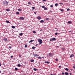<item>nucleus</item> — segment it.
I'll return each instance as SVG.
<instances>
[{
  "label": "nucleus",
  "mask_w": 75,
  "mask_h": 75,
  "mask_svg": "<svg viewBox=\"0 0 75 75\" xmlns=\"http://www.w3.org/2000/svg\"><path fill=\"white\" fill-rule=\"evenodd\" d=\"M32 49H35V47H32Z\"/></svg>",
  "instance_id": "nucleus-27"
},
{
  "label": "nucleus",
  "mask_w": 75,
  "mask_h": 75,
  "mask_svg": "<svg viewBox=\"0 0 75 75\" xmlns=\"http://www.w3.org/2000/svg\"><path fill=\"white\" fill-rule=\"evenodd\" d=\"M56 61H58V59H55Z\"/></svg>",
  "instance_id": "nucleus-41"
},
{
  "label": "nucleus",
  "mask_w": 75,
  "mask_h": 75,
  "mask_svg": "<svg viewBox=\"0 0 75 75\" xmlns=\"http://www.w3.org/2000/svg\"><path fill=\"white\" fill-rule=\"evenodd\" d=\"M65 74L66 75H68V74H69L67 72H66L65 73Z\"/></svg>",
  "instance_id": "nucleus-11"
},
{
  "label": "nucleus",
  "mask_w": 75,
  "mask_h": 75,
  "mask_svg": "<svg viewBox=\"0 0 75 75\" xmlns=\"http://www.w3.org/2000/svg\"><path fill=\"white\" fill-rule=\"evenodd\" d=\"M54 75H56V74H54Z\"/></svg>",
  "instance_id": "nucleus-62"
},
{
  "label": "nucleus",
  "mask_w": 75,
  "mask_h": 75,
  "mask_svg": "<svg viewBox=\"0 0 75 75\" xmlns=\"http://www.w3.org/2000/svg\"><path fill=\"white\" fill-rule=\"evenodd\" d=\"M0 66H1V63H0Z\"/></svg>",
  "instance_id": "nucleus-55"
},
{
  "label": "nucleus",
  "mask_w": 75,
  "mask_h": 75,
  "mask_svg": "<svg viewBox=\"0 0 75 75\" xmlns=\"http://www.w3.org/2000/svg\"><path fill=\"white\" fill-rule=\"evenodd\" d=\"M62 75H64L65 74V73H64V72H62Z\"/></svg>",
  "instance_id": "nucleus-36"
},
{
  "label": "nucleus",
  "mask_w": 75,
  "mask_h": 75,
  "mask_svg": "<svg viewBox=\"0 0 75 75\" xmlns=\"http://www.w3.org/2000/svg\"><path fill=\"white\" fill-rule=\"evenodd\" d=\"M60 45V46H61V45Z\"/></svg>",
  "instance_id": "nucleus-60"
},
{
  "label": "nucleus",
  "mask_w": 75,
  "mask_h": 75,
  "mask_svg": "<svg viewBox=\"0 0 75 75\" xmlns=\"http://www.w3.org/2000/svg\"><path fill=\"white\" fill-rule=\"evenodd\" d=\"M44 10H47V8L46 7L45 8Z\"/></svg>",
  "instance_id": "nucleus-35"
},
{
  "label": "nucleus",
  "mask_w": 75,
  "mask_h": 75,
  "mask_svg": "<svg viewBox=\"0 0 75 75\" xmlns=\"http://www.w3.org/2000/svg\"><path fill=\"white\" fill-rule=\"evenodd\" d=\"M42 58H44V57H42Z\"/></svg>",
  "instance_id": "nucleus-53"
},
{
  "label": "nucleus",
  "mask_w": 75,
  "mask_h": 75,
  "mask_svg": "<svg viewBox=\"0 0 75 75\" xmlns=\"http://www.w3.org/2000/svg\"><path fill=\"white\" fill-rule=\"evenodd\" d=\"M62 50H65V48H62Z\"/></svg>",
  "instance_id": "nucleus-46"
},
{
  "label": "nucleus",
  "mask_w": 75,
  "mask_h": 75,
  "mask_svg": "<svg viewBox=\"0 0 75 75\" xmlns=\"http://www.w3.org/2000/svg\"><path fill=\"white\" fill-rule=\"evenodd\" d=\"M73 68H74V69H75V67L74 66H73Z\"/></svg>",
  "instance_id": "nucleus-44"
},
{
  "label": "nucleus",
  "mask_w": 75,
  "mask_h": 75,
  "mask_svg": "<svg viewBox=\"0 0 75 75\" xmlns=\"http://www.w3.org/2000/svg\"><path fill=\"white\" fill-rule=\"evenodd\" d=\"M21 55H20L19 56V57H21Z\"/></svg>",
  "instance_id": "nucleus-50"
},
{
  "label": "nucleus",
  "mask_w": 75,
  "mask_h": 75,
  "mask_svg": "<svg viewBox=\"0 0 75 75\" xmlns=\"http://www.w3.org/2000/svg\"><path fill=\"white\" fill-rule=\"evenodd\" d=\"M74 54H71L70 56V58H72V57H74Z\"/></svg>",
  "instance_id": "nucleus-10"
},
{
  "label": "nucleus",
  "mask_w": 75,
  "mask_h": 75,
  "mask_svg": "<svg viewBox=\"0 0 75 75\" xmlns=\"http://www.w3.org/2000/svg\"><path fill=\"white\" fill-rule=\"evenodd\" d=\"M57 31H58V30H57Z\"/></svg>",
  "instance_id": "nucleus-63"
},
{
  "label": "nucleus",
  "mask_w": 75,
  "mask_h": 75,
  "mask_svg": "<svg viewBox=\"0 0 75 75\" xmlns=\"http://www.w3.org/2000/svg\"><path fill=\"white\" fill-rule=\"evenodd\" d=\"M11 58H13V56H11Z\"/></svg>",
  "instance_id": "nucleus-45"
},
{
  "label": "nucleus",
  "mask_w": 75,
  "mask_h": 75,
  "mask_svg": "<svg viewBox=\"0 0 75 75\" xmlns=\"http://www.w3.org/2000/svg\"><path fill=\"white\" fill-rule=\"evenodd\" d=\"M18 10L19 11H21V9L19 8L18 9Z\"/></svg>",
  "instance_id": "nucleus-18"
},
{
  "label": "nucleus",
  "mask_w": 75,
  "mask_h": 75,
  "mask_svg": "<svg viewBox=\"0 0 75 75\" xmlns=\"http://www.w3.org/2000/svg\"><path fill=\"white\" fill-rule=\"evenodd\" d=\"M50 6L51 7H53V6L52 5H50Z\"/></svg>",
  "instance_id": "nucleus-42"
},
{
  "label": "nucleus",
  "mask_w": 75,
  "mask_h": 75,
  "mask_svg": "<svg viewBox=\"0 0 75 75\" xmlns=\"http://www.w3.org/2000/svg\"><path fill=\"white\" fill-rule=\"evenodd\" d=\"M28 4H31V2H28Z\"/></svg>",
  "instance_id": "nucleus-40"
},
{
  "label": "nucleus",
  "mask_w": 75,
  "mask_h": 75,
  "mask_svg": "<svg viewBox=\"0 0 75 75\" xmlns=\"http://www.w3.org/2000/svg\"><path fill=\"white\" fill-rule=\"evenodd\" d=\"M60 4H63L62 3H61Z\"/></svg>",
  "instance_id": "nucleus-54"
},
{
  "label": "nucleus",
  "mask_w": 75,
  "mask_h": 75,
  "mask_svg": "<svg viewBox=\"0 0 75 75\" xmlns=\"http://www.w3.org/2000/svg\"><path fill=\"white\" fill-rule=\"evenodd\" d=\"M60 10L61 11H62H62H64V10L63 9H60Z\"/></svg>",
  "instance_id": "nucleus-38"
},
{
  "label": "nucleus",
  "mask_w": 75,
  "mask_h": 75,
  "mask_svg": "<svg viewBox=\"0 0 75 75\" xmlns=\"http://www.w3.org/2000/svg\"><path fill=\"white\" fill-rule=\"evenodd\" d=\"M38 41L39 42V44H42V40L41 39H39L38 40Z\"/></svg>",
  "instance_id": "nucleus-2"
},
{
  "label": "nucleus",
  "mask_w": 75,
  "mask_h": 75,
  "mask_svg": "<svg viewBox=\"0 0 75 75\" xmlns=\"http://www.w3.org/2000/svg\"><path fill=\"white\" fill-rule=\"evenodd\" d=\"M34 56H35V57H37L38 56V55L37 54H33Z\"/></svg>",
  "instance_id": "nucleus-8"
},
{
  "label": "nucleus",
  "mask_w": 75,
  "mask_h": 75,
  "mask_svg": "<svg viewBox=\"0 0 75 75\" xmlns=\"http://www.w3.org/2000/svg\"><path fill=\"white\" fill-rule=\"evenodd\" d=\"M54 5L55 6H58V4H55Z\"/></svg>",
  "instance_id": "nucleus-28"
},
{
  "label": "nucleus",
  "mask_w": 75,
  "mask_h": 75,
  "mask_svg": "<svg viewBox=\"0 0 75 75\" xmlns=\"http://www.w3.org/2000/svg\"><path fill=\"white\" fill-rule=\"evenodd\" d=\"M23 33H21L19 35H21V36H22V35H23Z\"/></svg>",
  "instance_id": "nucleus-22"
},
{
  "label": "nucleus",
  "mask_w": 75,
  "mask_h": 75,
  "mask_svg": "<svg viewBox=\"0 0 75 75\" xmlns=\"http://www.w3.org/2000/svg\"><path fill=\"white\" fill-rule=\"evenodd\" d=\"M49 56H50V57H51L52 56V53H49Z\"/></svg>",
  "instance_id": "nucleus-7"
},
{
  "label": "nucleus",
  "mask_w": 75,
  "mask_h": 75,
  "mask_svg": "<svg viewBox=\"0 0 75 75\" xmlns=\"http://www.w3.org/2000/svg\"><path fill=\"white\" fill-rule=\"evenodd\" d=\"M71 71H72V69H71Z\"/></svg>",
  "instance_id": "nucleus-58"
},
{
  "label": "nucleus",
  "mask_w": 75,
  "mask_h": 75,
  "mask_svg": "<svg viewBox=\"0 0 75 75\" xmlns=\"http://www.w3.org/2000/svg\"><path fill=\"white\" fill-rule=\"evenodd\" d=\"M6 23H10V22L8 21H6Z\"/></svg>",
  "instance_id": "nucleus-15"
},
{
  "label": "nucleus",
  "mask_w": 75,
  "mask_h": 75,
  "mask_svg": "<svg viewBox=\"0 0 75 75\" xmlns=\"http://www.w3.org/2000/svg\"><path fill=\"white\" fill-rule=\"evenodd\" d=\"M11 27H12V28H15V26H12Z\"/></svg>",
  "instance_id": "nucleus-25"
},
{
  "label": "nucleus",
  "mask_w": 75,
  "mask_h": 75,
  "mask_svg": "<svg viewBox=\"0 0 75 75\" xmlns=\"http://www.w3.org/2000/svg\"><path fill=\"white\" fill-rule=\"evenodd\" d=\"M15 70L16 71H17V70H18V68H17V67H16L15 68Z\"/></svg>",
  "instance_id": "nucleus-23"
},
{
  "label": "nucleus",
  "mask_w": 75,
  "mask_h": 75,
  "mask_svg": "<svg viewBox=\"0 0 75 75\" xmlns=\"http://www.w3.org/2000/svg\"><path fill=\"white\" fill-rule=\"evenodd\" d=\"M27 44H26L25 46V48H27Z\"/></svg>",
  "instance_id": "nucleus-33"
},
{
  "label": "nucleus",
  "mask_w": 75,
  "mask_h": 75,
  "mask_svg": "<svg viewBox=\"0 0 75 75\" xmlns=\"http://www.w3.org/2000/svg\"><path fill=\"white\" fill-rule=\"evenodd\" d=\"M34 41V40H31L29 42V43H30V42H33V41Z\"/></svg>",
  "instance_id": "nucleus-9"
},
{
  "label": "nucleus",
  "mask_w": 75,
  "mask_h": 75,
  "mask_svg": "<svg viewBox=\"0 0 75 75\" xmlns=\"http://www.w3.org/2000/svg\"><path fill=\"white\" fill-rule=\"evenodd\" d=\"M61 67V66H59V68H60Z\"/></svg>",
  "instance_id": "nucleus-51"
},
{
  "label": "nucleus",
  "mask_w": 75,
  "mask_h": 75,
  "mask_svg": "<svg viewBox=\"0 0 75 75\" xmlns=\"http://www.w3.org/2000/svg\"><path fill=\"white\" fill-rule=\"evenodd\" d=\"M37 45H38V44H37L36 45H35V46H37Z\"/></svg>",
  "instance_id": "nucleus-47"
},
{
  "label": "nucleus",
  "mask_w": 75,
  "mask_h": 75,
  "mask_svg": "<svg viewBox=\"0 0 75 75\" xmlns=\"http://www.w3.org/2000/svg\"><path fill=\"white\" fill-rule=\"evenodd\" d=\"M33 70H34V71H36L37 70V69L34 68L33 69Z\"/></svg>",
  "instance_id": "nucleus-17"
},
{
  "label": "nucleus",
  "mask_w": 75,
  "mask_h": 75,
  "mask_svg": "<svg viewBox=\"0 0 75 75\" xmlns=\"http://www.w3.org/2000/svg\"><path fill=\"white\" fill-rule=\"evenodd\" d=\"M55 29H57V28H55Z\"/></svg>",
  "instance_id": "nucleus-61"
},
{
  "label": "nucleus",
  "mask_w": 75,
  "mask_h": 75,
  "mask_svg": "<svg viewBox=\"0 0 75 75\" xmlns=\"http://www.w3.org/2000/svg\"><path fill=\"white\" fill-rule=\"evenodd\" d=\"M25 64V65H26V64H27V63L26 62H25V63H24Z\"/></svg>",
  "instance_id": "nucleus-43"
},
{
  "label": "nucleus",
  "mask_w": 75,
  "mask_h": 75,
  "mask_svg": "<svg viewBox=\"0 0 75 75\" xmlns=\"http://www.w3.org/2000/svg\"><path fill=\"white\" fill-rule=\"evenodd\" d=\"M45 63H47V64H49L50 62H48L46 61L45 62Z\"/></svg>",
  "instance_id": "nucleus-16"
},
{
  "label": "nucleus",
  "mask_w": 75,
  "mask_h": 75,
  "mask_svg": "<svg viewBox=\"0 0 75 75\" xmlns=\"http://www.w3.org/2000/svg\"><path fill=\"white\" fill-rule=\"evenodd\" d=\"M18 67H21V65H20V64H18Z\"/></svg>",
  "instance_id": "nucleus-21"
},
{
  "label": "nucleus",
  "mask_w": 75,
  "mask_h": 75,
  "mask_svg": "<svg viewBox=\"0 0 75 75\" xmlns=\"http://www.w3.org/2000/svg\"><path fill=\"white\" fill-rule=\"evenodd\" d=\"M34 14H36V12H34Z\"/></svg>",
  "instance_id": "nucleus-48"
},
{
  "label": "nucleus",
  "mask_w": 75,
  "mask_h": 75,
  "mask_svg": "<svg viewBox=\"0 0 75 75\" xmlns=\"http://www.w3.org/2000/svg\"><path fill=\"white\" fill-rule=\"evenodd\" d=\"M1 72V71H0V73Z\"/></svg>",
  "instance_id": "nucleus-59"
},
{
  "label": "nucleus",
  "mask_w": 75,
  "mask_h": 75,
  "mask_svg": "<svg viewBox=\"0 0 75 75\" xmlns=\"http://www.w3.org/2000/svg\"><path fill=\"white\" fill-rule=\"evenodd\" d=\"M16 14L18 15V14H19V12H17L16 13Z\"/></svg>",
  "instance_id": "nucleus-32"
},
{
  "label": "nucleus",
  "mask_w": 75,
  "mask_h": 75,
  "mask_svg": "<svg viewBox=\"0 0 75 75\" xmlns=\"http://www.w3.org/2000/svg\"><path fill=\"white\" fill-rule=\"evenodd\" d=\"M65 70L66 71H69V69H68L67 68H66L65 69Z\"/></svg>",
  "instance_id": "nucleus-20"
},
{
  "label": "nucleus",
  "mask_w": 75,
  "mask_h": 75,
  "mask_svg": "<svg viewBox=\"0 0 75 75\" xmlns=\"http://www.w3.org/2000/svg\"><path fill=\"white\" fill-rule=\"evenodd\" d=\"M33 32L34 34H35V33H36V32H35V31H33Z\"/></svg>",
  "instance_id": "nucleus-24"
},
{
  "label": "nucleus",
  "mask_w": 75,
  "mask_h": 75,
  "mask_svg": "<svg viewBox=\"0 0 75 75\" xmlns=\"http://www.w3.org/2000/svg\"><path fill=\"white\" fill-rule=\"evenodd\" d=\"M8 2L7 1H4L3 3L4 6H7L8 5Z\"/></svg>",
  "instance_id": "nucleus-1"
},
{
  "label": "nucleus",
  "mask_w": 75,
  "mask_h": 75,
  "mask_svg": "<svg viewBox=\"0 0 75 75\" xmlns=\"http://www.w3.org/2000/svg\"><path fill=\"white\" fill-rule=\"evenodd\" d=\"M3 40H4V41H8V40H7V38H5Z\"/></svg>",
  "instance_id": "nucleus-6"
},
{
  "label": "nucleus",
  "mask_w": 75,
  "mask_h": 75,
  "mask_svg": "<svg viewBox=\"0 0 75 75\" xmlns=\"http://www.w3.org/2000/svg\"><path fill=\"white\" fill-rule=\"evenodd\" d=\"M30 62H34V60L33 59H32L31 60Z\"/></svg>",
  "instance_id": "nucleus-19"
},
{
  "label": "nucleus",
  "mask_w": 75,
  "mask_h": 75,
  "mask_svg": "<svg viewBox=\"0 0 75 75\" xmlns=\"http://www.w3.org/2000/svg\"><path fill=\"white\" fill-rule=\"evenodd\" d=\"M42 7L43 8H45V6H42Z\"/></svg>",
  "instance_id": "nucleus-30"
},
{
  "label": "nucleus",
  "mask_w": 75,
  "mask_h": 75,
  "mask_svg": "<svg viewBox=\"0 0 75 75\" xmlns=\"http://www.w3.org/2000/svg\"><path fill=\"white\" fill-rule=\"evenodd\" d=\"M70 10V9H69V8H67V11H69V10Z\"/></svg>",
  "instance_id": "nucleus-29"
},
{
  "label": "nucleus",
  "mask_w": 75,
  "mask_h": 75,
  "mask_svg": "<svg viewBox=\"0 0 75 75\" xmlns=\"http://www.w3.org/2000/svg\"><path fill=\"white\" fill-rule=\"evenodd\" d=\"M58 33H55V35H58Z\"/></svg>",
  "instance_id": "nucleus-31"
},
{
  "label": "nucleus",
  "mask_w": 75,
  "mask_h": 75,
  "mask_svg": "<svg viewBox=\"0 0 75 75\" xmlns=\"http://www.w3.org/2000/svg\"><path fill=\"white\" fill-rule=\"evenodd\" d=\"M46 20H49V18H47L46 19Z\"/></svg>",
  "instance_id": "nucleus-37"
},
{
  "label": "nucleus",
  "mask_w": 75,
  "mask_h": 75,
  "mask_svg": "<svg viewBox=\"0 0 75 75\" xmlns=\"http://www.w3.org/2000/svg\"><path fill=\"white\" fill-rule=\"evenodd\" d=\"M40 31H42V29H41V30H40Z\"/></svg>",
  "instance_id": "nucleus-57"
},
{
  "label": "nucleus",
  "mask_w": 75,
  "mask_h": 75,
  "mask_svg": "<svg viewBox=\"0 0 75 75\" xmlns=\"http://www.w3.org/2000/svg\"><path fill=\"white\" fill-rule=\"evenodd\" d=\"M40 23H44V20H41L40 21Z\"/></svg>",
  "instance_id": "nucleus-13"
},
{
  "label": "nucleus",
  "mask_w": 75,
  "mask_h": 75,
  "mask_svg": "<svg viewBox=\"0 0 75 75\" xmlns=\"http://www.w3.org/2000/svg\"><path fill=\"white\" fill-rule=\"evenodd\" d=\"M68 23L69 24H71V23H72V22L71 21H69Z\"/></svg>",
  "instance_id": "nucleus-12"
},
{
  "label": "nucleus",
  "mask_w": 75,
  "mask_h": 75,
  "mask_svg": "<svg viewBox=\"0 0 75 75\" xmlns=\"http://www.w3.org/2000/svg\"><path fill=\"white\" fill-rule=\"evenodd\" d=\"M57 47H58V46H57Z\"/></svg>",
  "instance_id": "nucleus-64"
},
{
  "label": "nucleus",
  "mask_w": 75,
  "mask_h": 75,
  "mask_svg": "<svg viewBox=\"0 0 75 75\" xmlns=\"http://www.w3.org/2000/svg\"><path fill=\"white\" fill-rule=\"evenodd\" d=\"M6 10L7 11H10V9H6Z\"/></svg>",
  "instance_id": "nucleus-14"
},
{
  "label": "nucleus",
  "mask_w": 75,
  "mask_h": 75,
  "mask_svg": "<svg viewBox=\"0 0 75 75\" xmlns=\"http://www.w3.org/2000/svg\"><path fill=\"white\" fill-rule=\"evenodd\" d=\"M46 0H43V1H45Z\"/></svg>",
  "instance_id": "nucleus-49"
},
{
  "label": "nucleus",
  "mask_w": 75,
  "mask_h": 75,
  "mask_svg": "<svg viewBox=\"0 0 75 75\" xmlns=\"http://www.w3.org/2000/svg\"><path fill=\"white\" fill-rule=\"evenodd\" d=\"M37 18L38 20H41V17L40 16H39Z\"/></svg>",
  "instance_id": "nucleus-5"
},
{
  "label": "nucleus",
  "mask_w": 75,
  "mask_h": 75,
  "mask_svg": "<svg viewBox=\"0 0 75 75\" xmlns=\"http://www.w3.org/2000/svg\"><path fill=\"white\" fill-rule=\"evenodd\" d=\"M55 40H56V39L55 38H51L50 40V41H55Z\"/></svg>",
  "instance_id": "nucleus-3"
},
{
  "label": "nucleus",
  "mask_w": 75,
  "mask_h": 75,
  "mask_svg": "<svg viewBox=\"0 0 75 75\" xmlns=\"http://www.w3.org/2000/svg\"><path fill=\"white\" fill-rule=\"evenodd\" d=\"M71 74H72V73H70V75H71Z\"/></svg>",
  "instance_id": "nucleus-52"
},
{
  "label": "nucleus",
  "mask_w": 75,
  "mask_h": 75,
  "mask_svg": "<svg viewBox=\"0 0 75 75\" xmlns=\"http://www.w3.org/2000/svg\"><path fill=\"white\" fill-rule=\"evenodd\" d=\"M69 33H70V32H71V31H69Z\"/></svg>",
  "instance_id": "nucleus-56"
},
{
  "label": "nucleus",
  "mask_w": 75,
  "mask_h": 75,
  "mask_svg": "<svg viewBox=\"0 0 75 75\" xmlns=\"http://www.w3.org/2000/svg\"><path fill=\"white\" fill-rule=\"evenodd\" d=\"M8 48H10V49H11V46H9Z\"/></svg>",
  "instance_id": "nucleus-34"
},
{
  "label": "nucleus",
  "mask_w": 75,
  "mask_h": 75,
  "mask_svg": "<svg viewBox=\"0 0 75 75\" xmlns=\"http://www.w3.org/2000/svg\"><path fill=\"white\" fill-rule=\"evenodd\" d=\"M32 8H33V9H35V7H32Z\"/></svg>",
  "instance_id": "nucleus-39"
},
{
  "label": "nucleus",
  "mask_w": 75,
  "mask_h": 75,
  "mask_svg": "<svg viewBox=\"0 0 75 75\" xmlns=\"http://www.w3.org/2000/svg\"><path fill=\"white\" fill-rule=\"evenodd\" d=\"M19 18L22 20H24V17H20Z\"/></svg>",
  "instance_id": "nucleus-4"
},
{
  "label": "nucleus",
  "mask_w": 75,
  "mask_h": 75,
  "mask_svg": "<svg viewBox=\"0 0 75 75\" xmlns=\"http://www.w3.org/2000/svg\"><path fill=\"white\" fill-rule=\"evenodd\" d=\"M38 58L39 59H41V57H38Z\"/></svg>",
  "instance_id": "nucleus-26"
}]
</instances>
